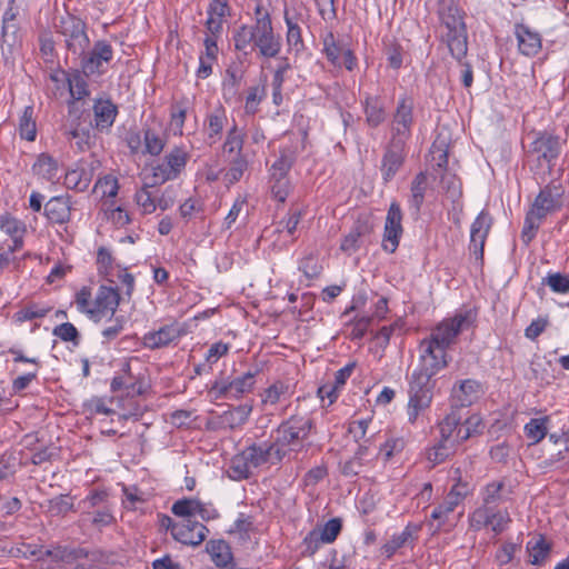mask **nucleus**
<instances>
[{
	"label": "nucleus",
	"instance_id": "33",
	"mask_svg": "<svg viewBox=\"0 0 569 569\" xmlns=\"http://www.w3.org/2000/svg\"><path fill=\"white\" fill-rule=\"evenodd\" d=\"M94 121L98 129L110 128L117 117V107L109 100H99L93 106Z\"/></svg>",
	"mask_w": 569,
	"mask_h": 569
},
{
	"label": "nucleus",
	"instance_id": "25",
	"mask_svg": "<svg viewBox=\"0 0 569 569\" xmlns=\"http://www.w3.org/2000/svg\"><path fill=\"white\" fill-rule=\"evenodd\" d=\"M228 123L226 110L222 107L214 108L206 118L204 132L210 143L220 140L222 131Z\"/></svg>",
	"mask_w": 569,
	"mask_h": 569
},
{
	"label": "nucleus",
	"instance_id": "15",
	"mask_svg": "<svg viewBox=\"0 0 569 569\" xmlns=\"http://www.w3.org/2000/svg\"><path fill=\"white\" fill-rule=\"evenodd\" d=\"M361 104L366 116V123L370 128H377L386 121L387 102L381 93L365 92Z\"/></svg>",
	"mask_w": 569,
	"mask_h": 569
},
{
	"label": "nucleus",
	"instance_id": "58",
	"mask_svg": "<svg viewBox=\"0 0 569 569\" xmlns=\"http://www.w3.org/2000/svg\"><path fill=\"white\" fill-rule=\"evenodd\" d=\"M151 171V186L162 184L177 178L164 160L161 163L153 166Z\"/></svg>",
	"mask_w": 569,
	"mask_h": 569
},
{
	"label": "nucleus",
	"instance_id": "46",
	"mask_svg": "<svg viewBox=\"0 0 569 569\" xmlns=\"http://www.w3.org/2000/svg\"><path fill=\"white\" fill-rule=\"evenodd\" d=\"M302 218V212L299 209H290L287 218L280 220L276 226V232L282 233L286 232L289 237L295 240L293 234L297 230V227Z\"/></svg>",
	"mask_w": 569,
	"mask_h": 569
},
{
	"label": "nucleus",
	"instance_id": "5",
	"mask_svg": "<svg viewBox=\"0 0 569 569\" xmlns=\"http://www.w3.org/2000/svg\"><path fill=\"white\" fill-rule=\"evenodd\" d=\"M561 152L560 138L542 132L530 143L528 153L536 158L539 163L545 162L550 169Z\"/></svg>",
	"mask_w": 569,
	"mask_h": 569
},
{
	"label": "nucleus",
	"instance_id": "52",
	"mask_svg": "<svg viewBox=\"0 0 569 569\" xmlns=\"http://www.w3.org/2000/svg\"><path fill=\"white\" fill-rule=\"evenodd\" d=\"M527 549L532 565L541 563L549 553V546L542 538L528 542Z\"/></svg>",
	"mask_w": 569,
	"mask_h": 569
},
{
	"label": "nucleus",
	"instance_id": "48",
	"mask_svg": "<svg viewBox=\"0 0 569 569\" xmlns=\"http://www.w3.org/2000/svg\"><path fill=\"white\" fill-rule=\"evenodd\" d=\"M248 169V160L243 154L236 156L229 163V168L224 174L228 183L238 182Z\"/></svg>",
	"mask_w": 569,
	"mask_h": 569
},
{
	"label": "nucleus",
	"instance_id": "8",
	"mask_svg": "<svg viewBox=\"0 0 569 569\" xmlns=\"http://www.w3.org/2000/svg\"><path fill=\"white\" fill-rule=\"evenodd\" d=\"M406 143L402 139H391L381 159L380 172L385 183L390 182L403 166Z\"/></svg>",
	"mask_w": 569,
	"mask_h": 569
},
{
	"label": "nucleus",
	"instance_id": "3",
	"mask_svg": "<svg viewBox=\"0 0 569 569\" xmlns=\"http://www.w3.org/2000/svg\"><path fill=\"white\" fill-rule=\"evenodd\" d=\"M254 47L259 49L262 57L274 58L281 50V39L274 34L269 12L261 6L254 9Z\"/></svg>",
	"mask_w": 569,
	"mask_h": 569
},
{
	"label": "nucleus",
	"instance_id": "45",
	"mask_svg": "<svg viewBox=\"0 0 569 569\" xmlns=\"http://www.w3.org/2000/svg\"><path fill=\"white\" fill-rule=\"evenodd\" d=\"M122 505L128 510H138L146 502V495L137 487L122 488Z\"/></svg>",
	"mask_w": 569,
	"mask_h": 569
},
{
	"label": "nucleus",
	"instance_id": "57",
	"mask_svg": "<svg viewBox=\"0 0 569 569\" xmlns=\"http://www.w3.org/2000/svg\"><path fill=\"white\" fill-rule=\"evenodd\" d=\"M341 520L338 518L330 519L325 526L316 528L319 532L320 539L326 543L333 542L341 531Z\"/></svg>",
	"mask_w": 569,
	"mask_h": 569
},
{
	"label": "nucleus",
	"instance_id": "63",
	"mask_svg": "<svg viewBox=\"0 0 569 569\" xmlns=\"http://www.w3.org/2000/svg\"><path fill=\"white\" fill-rule=\"evenodd\" d=\"M553 292H569V276L562 273H551L543 280Z\"/></svg>",
	"mask_w": 569,
	"mask_h": 569
},
{
	"label": "nucleus",
	"instance_id": "61",
	"mask_svg": "<svg viewBox=\"0 0 569 569\" xmlns=\"http://www.w3.org/2000/svg\"><path fill=\"white\" fill-rule=\"evenodd\" d=\"M52 333L64 342H73L76 346L79 343V331L70 322H64L54 327Z\"/></svg>",
	"mask_w": 569,
	"mask_h": 569
},
{
	"label": "nucleus",
	"instance_id": "24",
	"mask_svg": "<svg viewBox=\"0 0 569 569\" xmlns=\"http://www.w3.org/2000/svg\"><path fill=\"white\" fill-rule=\"evenodd\" d=\"M483 393L481 385L473 379L460 381L452 389V398L460 407H468L476 402Z\"/></svg>",
	"mask_w": 569,
	"mask_h": 569
},
{
	"label": "nucleus",
	"instance_id": "56",
	"mask_svg": "<svg viewBox=\"0 0 569 569\" xmlns=\"http://www.w3.org/2000/svg\"><path fill=\"white\" fill-rule=\"evenodd\" d=\"M323 44L328 60L335 66H341L340 57L346 47L337 43L332 33L325 38Z\"/></svg>",
	"mask_w": 569,
	"mask_h": 569
},
{
	"label": "nucleus",
	"instance_id": "18",
	"mask_svg": "<svg viewBox=\"0 0 569 569\" xmlns=\"http://www.w3.org/2000/svg\"><path fill=\"white\" fill-rule=\"evenodd\" d=\"M469 493V485L467 482L458 481L452 486L443 502L432 510L431 518L435 520L443 521L447 516L451 513Z\"/></svg>",
	"mask_w": 569,
	"mask_h": 569
},
{
	"label": "nucleus",
	"instance_id": "22",
	"mask_svg": "<svg viewBox=\"0 0 569 569\" xmlns=\"http://www.w3.org/2000/svg\"><path fill=\"white\" fill-rule=\"evenodd\" d=\"M515 34L518 40L519 51L527 56H536L541 49V36L523 23L515 27Z\"/></svg>",
	"mask_w": 569,
	"mask_h": 569
},
{
	"label": "nucleus",
	"instance_id": "34",
	"mask_svg": "<svg viewBox=\"0 0 569 569\" xmlns=\"http://www.w3.org/2000/svg\"><path fill=\"white\" fill-rule=\"evenodd\" d=\"M296 157L290 150H282L279 158L270 167V180H289L288 173L295 163Z\"/></svg>",
	"mask_w": 569,
	"mask_h": 569
},
{
	"label": "nucleus",
	"instance_id": "21",
	"mask_svg": "<svg viewBox=\"0 0 569 569\" xmlns=\"http://www.w3.org/2000/svg\"><path fill=\"white\" fill-rule=\"evenodd\" d=\"M18 10L13 7V1L10 2L9 7L3 13L2 19V40H1V51L2 56L6 60L9 59L12 50L17 43L16 32L17 26L14 20L17 18Z\"/></svg>",
	"mask_w": 569,
	"mask_h": 569
},
{
	"label": "nucleus",
	"instance_id": "64",
	"mask_svg": "<svg viewBox=\"0 0 569 569\" xmlns=\"http://www.w3.org/2000/svg\"><path fill=\"white\" fill-rule=\"evenodd\" d=\"M164 147V141L153 130L144 131V148L146 151L152 156L161 153Z\"/></svg>",
	"mask_w": 569,
	"mask_h": 569
},
{
	"label": "nucleus",
	"instance_id": "41",
	"mask_svg": "<svg viewBox=\"0 0 569 569\" xmlns=\"http://www.w3.org/2000/svg\"><path fill=\"white\" fill-rule=\"evenodd\" d=\"M503 481H492L488 483L482 490V505L491 506L496 505L499 501L503 500L508 492L505 490Z\"/></svg>",
	"mask_w": 569,
	"mask_h": 569
},
{
	"label": "nucleus",
	"instance_id": "50",
	"mask_svg": "<svg viewBox=\"0 0 569 569\" xmlns=\"http://www.w3.org/2000/svg\"><path fill=\"white\" fill-rule=\"evenodd\" d=\"M493 510L490 506L482 505L477 508L469 517V525L473 530H481L490 525Z\"/></svg>",
	"mask_w": 569,
	"mask_h": 569
},
{
	"label": "nucleus",
	"instance_id": "20",
	"mask_svg": "<svg viewBox=\"0 0 569 569\" xmlns=\"http://www.w3.org/2000/svg\"><path fill=\"white\" fill-rule=\"evenodd\" d=\"M119 300L120 296L117 289L101 286L94 299V311H90V318L100 320L108 313L113 315L119 306Z\"/></svg>",
	"mask_w": 569,
	"mask_h": 569
},
{
	"label": "nucleus",
	"instance_id": "9",
	"mask_svg": "<svg viewBox=\"0 0 569 569\" xmlns=\"http://www.w3.org/2000/svg\"><path fill=\"white\" fill-rule=\"evenodd\" d=\"M112 57V47L107 41H97L91 51L82 58L83 73L86 76L102 74L106 71L104 63H109Z\"/></svg>",
	"mask_w": 569,
	"mask_h": 569
},
{
	"label": "nucleus",
	"instance_id": "54",
	"mask_svg": "<svg viewBox=\"0 0 569 569\" xmlns=\"http://www.w3.org/2000/svg\"><path fill=\"white\" fill-rule=\"evenodd\" d=\"M187 116V103L179 101L171 108L170 127L174 134H182L183 124Z\"/></svg>",
	"mask_w": 569,
	"mask_h": 569
},
{
	"label": "nucleus",
	"instance_id": "7",
	"mask_svg": "<svg viewBox=\"0 0 569 569\" xmlns=\"http://www.w3.org/2000/svg\"><path fill=\"white\" fill-rule=\"evenodd\" d=\"M418 350L419 358L417 369L436 376L439 371L447 368L449 363L447 351L435 347V345H431L425 339L420 341Z\"/></svg>",
	"mask_w": 569,
	"mask_h": 569
},
{
	"label": "nucleus",
	"instance_id": "38",
	"mask_svg": "<svg viewBox=\"0 0 569 569\" xmlns=\"http://www.w3.org/2000/svg\"><path fill=\"white\" fill-rule=\"evenodd\" d=\"M32 170L37 176L52 181L58 174V162L51 156L41 153L34 162Z\"/></svg>",
	"mask_w": 569,
	"mask_h": 569
},
{
	"label": "nucleus",
	"instance_id": "10",
	"mask_svg": "<svg viewBox=\"0 0 569 569\" xmlns=\"http://www.w3.org/2000/svg\"><path fill=\"white\" fill-rule=\"evenodd\" d=\"M413 123V101L411 98L402 97L397 104L393 119H392V138L406 140L410 136L411 127Z\"/></svg>",
	"mask_w": 569,
	"mask_h": 569
},
{
	"label": "nucleus",
	"instance_id": "49",
	"mask_svg": "<svg viewBox=\"0 0 569 569\" xmlns=\"http://www.w3.org/2000/svg\"><path fill=\"white\" fill-rule=\"evenodd\" d=\"M33 108L28 106L24 108L23 113L19 121V130L21 138L33 141L36 139V122L32 118Z\"/></svg>",
	"mask_w": 569,
	"mask_h": 569
},
{
	"label": "nucleus",
	"instance_id": "26",
	"mask_svg": "<svg viewBox=\"0 0 569 569\" xmlns=\"http://www.w3.org/2000/svg\"><path fill=\"white\" fill-rule=\"evenodd\" d=\"M373 229L368 217H359L353 229L342 239L340 248L342 251L351 253L359 248V239L369 234Z\"/></svg>",
	"mask_w": 569,
	"mask_h": 569
},
{
	"label": "nucleus",
	"instance_id": "40",
	"mask_svg": "<svg viewBox=\"0 0 569 569\" xmlns=\"http://www.w3.org/2000/svg\"><path fill=\"white\" fill-rule=\"evenodd\" d=\"M459 423L460 415L458 411L452 410L439 425L441 440L447 443L456 441V435L457 430L459 429Z\"/></svg>",
	"mask_w": 569,
	"mask_h": 569
},
{
	"label": "nucleus",
	"instance_id": "60",
	"mask_svg": "<svg viewBox=\"0 0 569 569\" xmlns=\"http://www.w3.org/2000/svg\"><path fill=\"white\" fill-rule=\"evenodd\" d=\"M543 218H538V216L535 214L532 210H530L527 213V217H526V220H525V224H523V229H522V232H521V240L526 244H528L533 239V237L536 234V231L538 230L540 221Z\"/></svg>",
	"mask_w": 569,
	"mask_h": 569
},
{
	"label": "nucleus",
	"instance_id": "43",
	"mask_svg": "<svg viewBox=\"0 0 569 569\" xmlns=\"http://www.w3.org/2000/svg\"><path fill=\"white\" fill-rule=\"evenodd\" d=\"M153 186H151V182H147L134 194L136 203L141 209L143 214H150L157 209V200L154 197H152L149 190Z\"/></svg>",
	"mask_w": 569,
	"mask_h": 569
},
{
	"label": "nucleus",
	"instance_id": "30",
	"mask_svg": "<svg viewBox=\"0 0 569 569\" xmlns=\"http://www.w3.org/2000/svg\"><path fill=\"white\" fill-rule=\"evenodd\" d=\"M59 74H53L51 78L53 81L64 80L68 83L70 94L76 100H81L86 96L89 94L87 81L79 71L73 70L71 72H60Z\"/></svg>",
	"mask_w": 569,
	"mask_h": 569
},
{
	"label": "nucleus",
	"instance_id": "47",
	"mask_svg": "<svg viewBox=\"0 0 569 569\" xmlns=\"http://www.w3.org/2000/svg\"><path fill=\"white\" fill-rule=\"evenodd\" d=\"M188 160V153L187 151L181 147H174L166 157L164 161L169 166V168L172 170V173L178 176L181 173V171L184 169Z\"/></svg>",
	"mask_w": 569,
	"mask_h": 569
},
{
	"label": "nucleus",
	"instance_id": "59",
	"mask_svg": "<svg viewBox=\"0 0 569 569\" xmlns=\"http://www.w3.org/2000/svg\"><path fill=\"white\" fill-rule=\"evenodd\" d=\"M525 432L533 442H539L547 433L546 419H531L525 426Z\"/></svg>",
	"mask_w": 569,
	"mask_h": 569
},
{
	"label": "nucleus",
	"instance_id": "1",
	"mask_svg": "<svg viewBox=\"0 0 569 569\" xmlns=\"http://www.w3.org/2000/svg\"><path fill=\"white\" fill-rule=\"evenodd\" d=\"M274 443L263 441L254 442L244 448L240 453L236 455L227 470L228 476L232 480H243L252 476L253 470L261 468L268 463L277 465Z\"/></svg>",
	"mask_w": 569,
	"mask_h": 569
},
{
	"label": "nucleus",
	"instance_id": "19",
	"mask_svg": "<svg viewBox=\"0 0 569 569\" xmlns=\"http://www.w3.org/2000/svg\"><path fill=\"white\" fill-rule=\"evenodd\" d=\"M182 330L177 323L166 325L158 330L147 332L142 338L146 348L154 350L169 346L182 336Z\"/></svg>",
	"mask_w": 569,
	"mask_h": 569
},
{
	"label": "nucleus",
	"instance_id": "36",
	"mask_svg": "<svg viewBox=\"0 0 569 569\" xmlns=\"http://www.w3.org/2000/svg\"><path fill=\"white\" fill-rule=\"evenodd\" d=\"M445 38L452 57L461 62L468 51L467 30L447 32Z\"/></svg>",
	"mask_w": 569,
	"mask_h": 569
},
{
	"label": "nucleus",
	"instance_id": "42",
	"mask_svg": "<svg viewBox=\"0 0 569 569\" xmlns=\"http://www.w3.org/2000/svg\"><path fill=\"white\" fill-rule=\"evenodd\" d=\"M243 141L244 137L242 131L233 123L228 130L222 149L227 153H236V156L242 154Z\"/></svg>",
	"mask_w": 569,
	"mask_h": 569
},
{
	"label": "nucleus",
	"instance_id": "35",
	"mask_svg": "<svg viewBox=\"0 0 569 569\" xmlns=\"http://www.w3.org/2000/svg\"><path fill=\"white\" fill-rule=\"evenodd\" d=\"M207 550L217 567L226 568L232 562V552L223 540H211L207 543Z\"/></svg>",
	"mask_w": 569,
	"mask_h": 569
},
{
	"label": "nucleus",
	"instance_id": "4",
	"mask_svg": "<svg viewBox=\"0 0 569 569\" xmlns=\"http://www.w3.org/2000/svg\"><path fill=\"white\" fill-rule=\"evenodd\" d=\"M469 326L466 315L458 313L452 318L442 320L435 329H432L426 341L435 345L441 350L447 349L456 341L459 333Z\"/></svg>",
	"mask_w": 569,
	"mask_h": 569
},
{
	"label": "nucleus",
	"instance_id": "37",
	"mask_svg": "<svg viewBox=\"0 0 569 569\" xmlns=\"http://www.w3.org/2000/svg\"><path fill=\"white\" fill-rule=\"evenodd\" d=\"M250 411L251 409L246 406H238L224 411L219 417V423L223 428L236 429L248 420Z\"/></svg>",
	"mask_w": 569,
	"mask_h": 569
},
{
	"label": "nucleus",
	"instance_id": "17",
	"mask_svg": "<svg viewBox=\"0 0 569 569\" xmlns=\"http://www.w3.org/2000/svg\"><path fill=\"white\" fill-rule=\"evenodd\" d=\"M408 395V421L410 423H415L419 415L427 408H429L433 398V390H430L425 387H419L417 383L409 382Z\"/></svg>",
	"mask_w": 569,
	"mask_h": 569
},
{
	"label": "nucleus",
	"instance_id": "27",
	"mask_svg": "<svg viewBox=\"0 0 569 569\" xmlns=\"http://www.w3.org/2000/svg\"><path fill=\"white\" fill-rule=\"evenodd\" d=\"M421 526L409 523L400 533L393 535L389 541L381 547V553L387 558L392 557L398 549L416 539Z\"/></svg>",
	"mask_w": 569,
	"mask_h": 569
},
{
	"label": "nucleus",
	"instance_id": "53",
	"mask_svg": "<svg viewBox=\"0 0 569 569\" xmlns=\"http://www.w3.org/2000/svg\"><path fill=\"white\" fill-rule=\"evenodd\" d=\"M234 46L238 50L247 52L248 48H254V36L252 26H241L234 37Z\"/></svg>",
	"mask_w": 569,
	"mask_h": 569
},
{
	"label": "nucleus",
	"instance_id": "29",
	"mask_svg": "<svg viewBox=\"0 0 569 569\" xmlns=\"http://www.w3.org/2000/svg\"><path fill=\"white\" fill-rule=\"evenodd\" d=\"M427 189L428 177L421 171L416 174L410 184L409 208L416 217L420 213Z\"/></svg>",
	"mask_w": 569,
	"mask_h": 569
},
{
	"label": "nucleus",
	"instance_id": "23",
	"mask_svg": "<svg viewBox=\"0 0 569 569\" xmlns=\"http://www.w3.org/2000/svg\"><path fill=\"white\" fill-rule=\"evenodd\" d=\"M438 16L442 24L447 28V32H457L466 29L465 22L460 14L455 0H439Z\"/></svg>",
	"mask_w": 569,
	"mask_h": 569
},
{
	"label": "nucleus",
	"instance_id": "13",
	"mask_svg": "<svg viewBox=\"0 0 569 569\" xmlns=\"http://www.w3.org/2000/svg\"><path fill=\"white\" fill-rule=\"evenodd\" d=\"M60 32L66 38L69 50L73 52L83 51L89 43L84 23L74 17H67L61 20Z\"/></svg>",
	"mask_w": 569,
	"mask_h": 569
},
{
	"label": "nucleus",
	"instance_id": "51",
	"mask_svg": "<svg viewBox=\"0 0 569 569\" xmlns=\"http://www.w3.org/2000/svg\"><path fill=\"white\" fill-rule=\"evenodd\" d=\"M455 447V441L447 443L441 440L439 443L428 450L427 458L433 465L441 463L452 453Z\"/></svg>",
	"mask_w": 569,
	"mask_h": 569
},
{
	"label": "nucleus",
	"instance_id": "31",
	"mask_svg": "<svg viewBox=\"0 0 569 569\" xmlns=\"http://www.w3.org/2000/svg\"><path fill=\"white\" fill-rule=\"evenodd\" d=\"M99 166L100 162L98 160H92L89 163L82 162L79 168L67 172L66 183L80 187L81 189L87 188L93 177V170Z\"/></svg>",
	"mask_w": 569,
	"mask_h": 569
},
{
	"label": "nucleus",
	"instance_id": "44",
	"mask_svg": "<svg viewBox=\"0 0 569 569\" xmlns=\"http://www.w3.org/2000/svg\"><path fill=\"white\" fill-rule=\"evenodd\" d=\"M73 510V499L69 495H60L48 500V512L54 517H63Z\"/></svg>",
	"mask_w": 569,
	"mask_h": 569
},
{
	"label": "nucleus",
	"instance_id": "16",
	"mask_svg": "<svg viewBox=\"0 0 569 569\" xmlns=\"http://www.w3.org/2000/svg\"><path fill=\"white\" fill-rule=\"evenodd\" d=\"M492 224L490 214L482 210L471 224L470 250L477 259H482L486 239Z\"/></svg>",
	"mask_w": 569,
	"mask_h": 569
},
{
	"label": "nucleus",
	"instance_id": "32",
	"mask_svg": "<svg viewBox=\"0 0 569 569\" xmlns=\"http://www.w3.org/2000/svg\"><path fill=\"white\" fill-rule=\"evenodd\" d=\"M46 217L54 223H63L70 217L69 199L64 197H53L44 204Z\"/></svg>",
	"mask_w": 569,
	"mask_h": 569
},
{
	"label": "nucleus",
	"instance_id": "39",
	"mask_svg": "<svg viewBox=\"0 0 569 569\" xmlns=\"http://www.w3.org/2000/svg\"><path fill=\"white\" fill-rule=\"evenodd\" d=\"M482 430V420L478 415H472L463 422L460 421L459 429L457 430L456 441L458 445L468 440L470 437L480 433Z\"/></svg>",
	"mask_w": 569,
	"mask_h": 569
},
{
	"label": "nucleus",
	"instance_id": "55",
	"mask_svg": "<svg viewBox=\"0 0 569 569\" xmlns=\"http://www.w3.org/2000/svg\"><path fill=\"white\" fill-rule=\"evenodd\" d=\"M51 311V307L40 306V305H31L28 306L18 312H16L14 317L17 321L23 322L33 320L37 318H43Z\"/></svg>",
	"mask_w": 569,
	"mask_h": 569
},
{
	"label": "nucleus",
	"instance_id": "62",
	"mask_svg": "<svg viewBox=\"0 0 569 569\" xmlns=\"http://www.w3.org/2000/svg\"><path fill=\"white\" fill-rule=\"evenodd\" d=\"M118 189V181L112 176H104L103 178H100L94 186V190L97 192H100L102 197L109 198L116 197Z\"/></svg>",
	"mask_w": 569,
	"mask_h": 569
},
{
	"label": "nucleus",
	"instance_id": "28",
	"mask_svg": "<svg viewBox=\"0 0 569 569\" xmlns=\"http://www.w3.org/2000/svg\"><path fill=\"white\" fill-rule=\"evenodd\" d=\"M284 22L287 24V43L290 48H293L297 52L303 49V41L301 36V28L299 21L301 14L296 10L284 9Z\"/></svg>",
	"mask_w": 569,
	"mask_h": 569
},
{
	"label": "nucleus",
	"instance_id": "11",
	"mask_svg": "<svg viewBox=\"0 0 569 569\" xmlns=\"http://www.w3.org/2000/svg\"><path fill=\"white\" fill-rule=\"evenodd\" d=\"M562 196L563 189L561 184L550 183L539 192L530 210L538 218H546L549 213L561 208Z\"/></svg>",
	"mask_w": 569,
	"mask_h": 569
},
{
	"label": "nucleus",
	"instance_id": "6",
	"mask_svg": "<svg viewBox=\"0 0 569 569\" xmlns=\"http://www.w3.org/2000/svg\"><path fill=\"white\" fill-rule=\"evenodd\" d=\"M254 385V375L252 372H247L241 377L234 378L231 381H227L224 379L216 380L209 393L214 399L228 398V399H238L242 395L252 390Z\"/></svg>",
	"mask_w": 569,
	"mask_h": 569
},
{
	"label": "nucleus",
	"instance_id": "2",
	"mask_svg": "<svg viewBox=\"0 0 569 569\" xmlns=\"http://www.w3.org/2000/svg\"><path fill=\"white\" fill-rule=\"evenodd\" d=\"M312 428V421L307 416H292L283 421L276 429V437L272 441L276 448V457L278 461H282L288 450L305 440Z\"/></svg>",
	"mask_w": 569,
	"mask_h": 569
},
{
	"label": "nucleus",
	"instance_id": "12",
	"mask_svg": "<svg viewBox=\"0 0 569 569\" xmlns=\"http://www.w3.org/2000/svg\"><path fill=\"white\" fill-rule=\"evenodd\" d=\"M402 211L400 204L396 201L391 202L385 223L383 243L386 251L392 253L399 246V239L402 234Z\"/></svg>",
	"mask_w": 569,
	"mask_h": 569
},
{
	"label": "nucleus",
	"instance_id": "14",
	"mask_svg": "<svg viewBox=\"0 0 569 569\" xmlns=\"http://www.w3.org/2000/svg\"><path fill=\"white\" fill-rule=\"evenodd\" d=\"M207 533L208 529L193 519H182L171 527L172 537L183 545L198 546L206 539Z\"/></svg>",
	"mask_w": 569,
	"mask_h": 569
}]
</instances>
